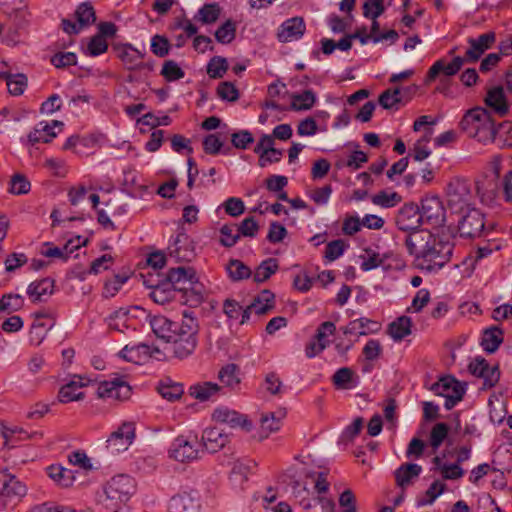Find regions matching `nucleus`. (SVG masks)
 <instances>
[{"label": "nucleus", "mask_w": 512, "mask_h": 512, "mask_svg": "<svg viewBox=\"0 0 512 512\" xmlns=\"http://www.w3.org/2000/svg\"><path fill=\"white\" fill-rule=\"evenodd\" d=\"M161 75L168 82H173L182 79L185 73L174 60H167L162 66Z\"/></svg>", "instance_id": "obj_52"}, {"label": "nucleus", "mask_w": 512, "mask_h": 512, "mask_svg": "<svg viewBox=\"0 0 512 512\" xmlns=\"http://www.w3.org/2000/svg\"><path fill=\"white\" fill-rule=\"evenodd\" d=\"M412 320L408 316H400L388 325V334L394 341H401L412 333Z\"/></svg>", "instance_id": "obj_26"}, {"label": "nucleus", "mask_w": 512, "mask_h": 512, "mask_svg": "<svg viewBox=\"0 0 512 512\" xmlns=\"http://www.w3.org/2000/svg\"><path fill=\"white\" fill-rule=\"evenodd\" d=\"M220 14L221 7L218 3H207L198 10L194 18L203 24H213L218 20Z\"/></svg>", "instance_id": "obj_39"}, {"label": "nucleus", "mask_w": 512, "mask_h": 512, "mask_svg": "<svg viewBox=\"0 0 512 512\" xmlns=\"http://www.w3.org/2000/svg\"><path fill=\"white\" fill-rule=\"evenodd\" d=\"M10 94L19 96L24 93L27 87V77L24 74H10L9 78L5 79Z\"/></svg>", "instance_id": "obj_48"}, {"label": "nucleus", "mask_w": 512, "mask_h": 512, "mask_svg": "<svg viewBox=\"0 0 512 512\" xmlns=\"http://www.w3.org/2000/svg\"><path fill=\"white\" fill-rule=\"evenodd\" d=\"M258 165L261 168L266 167L269 164L278 163L283 157V150L281 149H268L258 154Z\"/></svg>", "instance_id": "obj_61"}, {"label": "nucleus", "mask_w": 512, "mask_h": 512, "mask_svg": "<svg viewBox=\"0 0 512 512\" xmlns=\"http://www.w3.org/2000/svg\"><path fill=\"white\" fill-rule=\"evenodd\" d=\"M236 228V231L240 234V237L244 236L253 238L256 236L259 230V225L254 217H247L239 225H236Z\"/></svg>", "instance_id": "obj_62"}, {"label": "nucleus", "mask_w": 512, "mask_h": 512, "mask_svg": "<svg viewBox=\"0 0 512 512\" xmlns=\"http://www.w3.org/2000/svg\"><path fill=\"white\" fill-rule=\"evenodd\" d=\"M493 142L501 149L512 146V121H503L493 126Z\"/></svg>", "instance_id": "obj_29"}, {"label": "nucleus", "mask_w": 512, "mask_h": 512, "mask_svg": "<svg viewBox=\"0 0 512 512\" xmlns=\"http://www.w3.org/2000/svg\"><path fill=\"white\" fill-rule=\"evenodd\" d=\"M306 29L305 22L302 17H293L282 23L278 31V39L280 42H289L293 39H299L304 35Z\"/></svg>", "instance_id": "obj_18"}, {"label": "nucleus", "mask_w": 512, "mask_h": 512, "mask_svg": "<svg viewBox=\"0 0 512 512\" xmlns=\"http://www.w3.org/2000/svg\"><path fill=\"white\" fill-rule=\"evenodd\" d=\"M195 280L196 274L193 268L177 267L169 270L165 282L178 291L179 286H192Z\"/></svg>", "instance_id": "obj_21"}, {"label": "nucleus", "mask_w": 512, "mask_h": 512, "mask_svg": "<svg viewBox=\"0 0 512 512\" xmlns=\"http://www.w3.org/2000/svg\"><path fill=\"white\" fill-rule=\"evenodd\" d=\"M231 142L237 149H246L254 142V137L248 130H241L231 135Z\"/></svg>", "instance_id": "obj_64"}, {"label": "nucleus", "mask_w": 512, "mask_h": 512, "mask_svg": "<svg viewBox=\"0 0 512 512\" xmlns=\"http://www.w3.org/2000/svg\"><path fill=\"white\" fill-rule=\"evenodd\" d=\"M47 474L57 485L64 488L72 486L75 481L74 471L60 465L49 466Z\"/></svg>", "instance_id": "obj_30"}, {"label": "nucleus", "mask_w": 512, "mask_h": 512, "mask_svg": "<svg viewBox=\"0 0 512 512\" xmlns=\"http://www.w3.org/2000/svg\"><path fill=\"white\" fill-rule=\"evenodd\" d=\"M31 189V184L27 177L23 174L16 173L14 174L9 182L8 191L14 195H22L29 193Z\"/></svg>", "instance_id": "obj_44"}, {"label": "nucleus", "mask_w": 512, "mask_h": 512, "mask_svg": "<svg viewBox=\"0 0 512 512\" xmlns=\"http://www.w3.org/2000/svg\"><path fill=\"white\" fill-rule=\"evenodd\" d=\"M27 489L24 483L7 471L0 472V495L7 498L12 504H16L26 495Z\"/></svg>", "instance_id": "obj_11"}, {"label": "nucleus", "mask_w": 512, "mask_h": 512, "mask_svg": "<svg viewBox=\"0 0 512 512\" xmlns=\"http://www.w3.org/2000/svg\"><path fill=\"white\" fill-rule=\"evenodd\" d=\"M84 384L81 381H70L63 385L58 393V399L61 403H68L71 401H77L84 397V394L79 391Z\"/></svg>", "instance_id": "obj_33"}, {"label": "nucleus", "mask_w": 512, "mask_h": 512, "mask_svg": "<svg viewBox=\"0 0 512 512\" xmlns=\"http://www.w3.org/2000/svg\"><path fill=\"white\" fill-rule=\"evenodd\" d=\"M135 425L133 422L122 423L113 431L106 441V450L110 455H117L126 451L135 439Z\"/></svg>", "instance_id": "obj_9"}, {"label": "nucleus", "mask_w": 512, "mask_h": 512, "mask_svg": "<svg viewBox=\"0 0 512 512\" xmlns=\"http://www.w3.org/2000/svg\"><path fill=\"white\" fill-rule=\"evenodd\" d=\"M436 395L445 397V408L451 410L460 402L466 392L464 384L451 375L441 377L430 387Z\"/></svg>", "instance_id": "obj_6"}, {"label": "nucleus", "mask_w": 512, "mask_h": 512, "mask_svg": "<svg viewBox=\"0 0 512 512\" xmlns=\"http://www.w3.org/2000/svg\"><path fill=\"white\" fill-rule=\"evenodd\" d=\"M51 64L56 68H65L77 64V56L73 52H58L51 57Z\"/></svg>", "instance_id": "obj_58"}, {"label": "nucleus", "mask_w": 512, "mask_h": 512, "mask_svg": "<svg viewBox=\"0 0 512 512\" xmlns=\"http://www.w3.org/2000/svg\"><path fill=\"white\" fill-rule=\"evenodd\" d=\"M449 432V426L446 423H437L430 433V445L437 449L445 440Z\"/></svg>", "instance_id": "obj_55"}, {"label": "nucleus", "mask_w": 512, "mask_h": 512, "mask_svg": "<svg viewBox=\"0 0 512 512\" xmlns=\"http://www.w3.org/2000/svg\"><path fill=\"white\" fill-rule=\"evenodd\" d=\"M372 203L384 208H391L396 206L402 201V197L397 192L387 193L386 191H380L373 195Z\"/></svg>", "instance_id": "obj_42"}, {"label": "nucleus", "mask_w": 512, "mask_h": 512, "mask_svg": "<svg viewBox=\"0 0 512 512\" xmlns=\"http://www.w3.org/2000/svg\"><path fill=\"white\" fill-rule=\"evenodd\" d=\"M422 467L416 463H404L400 465L394 472L395 482L397 486L404 489L409 486L413 479L419 477Z\"/></svg>", "instance_id": "obj_22"}, {"label": "nucleus", "mask_w": 512, "mask_h": 512, "mask_svg": "<svg viewBox=\"0 0 512 512\" xmlns=\"http://www.w3.org/2000/svg\"><path fill=\"white\" fill-rule=\"evenodd\" d=\"M503 342V331L492 326L483 331L481 346L487 353H494Z\"/></svg>", "instance_id": "obj_28"}, {"label": "nucleus", "mask_w": 512, "mask_h": 512, "mask_svg": "<svg viewBox=\"0 0 512 512\" xmlns=\"http://www.w3.org/2000/svg\"><path fill=\"white\" fill-rule=\"evenodd\" d=\"M353 376L354 372L351 368L342 367L334 373L332 382L338 389H349L352 387Z\"/></svg>", "instance_id": "obj_49"}, {"label": "nucleus", "mask_w": 512, "mask_h": 512, "mask_svg": "<svg viewBox=\"0 0 512 512\" xmlns=\"http://www.w3.org/2000/svg\"><path fill=\"white\" fill-rule=\"evenodd\" d=\"M261 433L260 439L267 438L272 432H276L280 429V418H276L273 412L263 414L260 419Z\"/></svg>", "instance_id": "obj_47"}, {"label": "nucleus", "mask_w": 512, "mask_h": 512, "mask_svg": "<svg viewBox=\"0 0 512 512\" xmlns=\"http://www.w3.org/2000/svg\"><path fill=\"white\" fill-rule=\"evenodd\" d=\"M458 214V231L461 237H480L485 232L484 214L479 209L472 207Z\"/></svg>", "instance_id": "obj_7"}, {"label": "nucleus", "mask_w": 512, "mask_h": 512, "mask_svg": "<svg viewBox=\"0 0 512 512\" xmlns=\"http://www.w3.org/2000/svg\"><path fill=\"white\" fill-rule=\"evenodd\" d=\"M134 479L128 475L113 477L104 487L100 503L110 512H128L127 502L135 492Z\"/></svg>", "instance_id": "obj_2"}, {"label": "nucleus", "mask_w": 512, "mask_h": 512, "mask_svg": "<svg viewBox=\"0 0 512 512\" xmlns=\"http://www.w3.org/2000/svg\"><path fill=\"white\" fill-rule=\"evenodd\" d=\"M54 280L51 278H43L39 281L32 282L27 294L33 302L42 301L43 297L50 296L53 293Z\"/></svg>", "instance_id": "obj_27"}, {"label": "nucleus", "mask_w": 512, "mask_h": 512, "mask_svg": "<svg viewBox=\"0 0 512 512\" xmlns=\"http://www.w3.org/2000/svg\"><path fill=\"white\" fill-rule=\"evenodd\" d=\"M476 190L481 202L486 205H491L497 195L496 184L493 182H489L486 186L484 183L481 185L477 183Z\"/></svg>", "instance_id": "obj_54"}, {"label": "nucleus", "mask_w": 512, "mask_h": 512, "mask_svg": "<svg viewBox=\"0 0 512 512\" xmlns=\"http://www.w3.org/2000/svg\"><path fill=\"white\" fill-rule=\"evenodd\" d=\"M279 269L276 258H267L263 260L255 269L253 280L255 283H264Z\"/></svg>", "instance_id": "obj_31"}, {"label": "nucleus", "mask_w": 512, "mask_h": 512, "mask_svg": "<svg viewBox=\"0 0 512 512\" xmlns=\"http://www.w3.org/2000/svg\"><path fill=\"white\" fill-rule=\"evenodd\" d=\"M149 345L145 343H139L134 346L126 345L120 352L121 358L128 362L135 364L145 363L149 359Z\"/></svg>", "instance_id": "obj_25"}, {"label": "nucleus", "mask_w": 512, "mask_h": 512, "mask_svg": "<svg viewBox=\"0 0 512 512\" xmlns=\"http://www.w3.org/2000/svg\"><path fill=\"white\" fill-rule=\"evenodd\" d=\"M485 103L501 117L507 115L509 112V105L502 87H494L489 90Z\"/></svg>", "instance_id": "obj_23"}, {"label": "nucleus", "mask_w": 512, "mask_h": 512, "mask_svg": "<svg viewBox=\"0 0 512 512\" xmlns=\"http://www.w3.org/2000/svg\"><path fill=\"white\" fill-rule=\"evenodd\" d=\"M24 300L19 294H5L0 300V311H6L9 314L18 311L23 307Z\"/></svg>", "instance_id": "obj_50"}, {"label": "nucleus", "mask_w": 512, "mask_h": 512, "mask_svg": "<svg viewBox=\"0 0 512 512\" xmlns=\"http://www.w3.org/2000/svg\"><path fill=\"white\" fill-rule=\"evenodd\" d=\"M227 70V59L222 56H214L207 65V73L213 79L222 78Z\"/></svg>", "instance_id": "obj_45"}, {"label": "nucleus", "mask_w": 512, "mask_h": 512, "mask_svg": "<svg viewBox=\"0 0 512 512\" xmlns=\"http://www.w3.org/2000/svg\"><path fill=\"white\" fill-rule=\"evenodd\" d=\"M170 50V43L168 39L161 35H155L151 40V51L158 57H165Z\"/></svg>", "instance_id": "obj_63"}, {"label": "nucleus", "mask_w": 512, "mask_h": 512, "mask_svg": "<svg viewBox=\"0 0 512 512\" xmlns=\"http://www.w3.org/2000/svg\"><path fill=\"white\" fill-rule=\"evenodd\" d=\"M460 129L468 137L487 145L493 142L494 121L488 110L482 107H475L468 110L460 121Z\"/></svg>", "instance_id": "obj_4"}, {"label": "nucleus", "mask_w": 512, "mask_h": 512, "mask_svg": "<svg viewBox=\"0 0 512 512\" xmlns=\"http://www.w3.org/2000/svg\"><path fill=\"white\" fill-rule=\"evenodd\" d=\"M203 150L208 155H217L221 152L223 141L220 133H212L206 135L202 140Z\"/></svg>", "instance_id": "obj_51"}, {"label": "nucleus", "mask_w": 512, "mask_h": 512, "mask_svg": "<svg viewBox=\"0 0 512 512\" xmlns=\"http://www.w3.org/2000/svg\"><path fill=\"white\" fill-rule=\"evenodd\" d=\"M446 196L448 207L455 214L472 208L473 194L468 180L460 178L451 180L447 185Z\"/></svg>", "instance_id": "obj_5"}, {"label": "nucleus", "mask_w": 512, "mask_h": 512, "mask_svg": "<svg viewBox=\"0 0 512 512\" xmlns=\"http://www.w3.org/2000/svg\"><path fill=\"white\" fill-rule=\"evenodd\" d=\"M127 274H116L114 277L105 282L104 292L105 297L114 296L121 288V286L128 280Z\"/></svg>", "instance_id": "obj_56"}, {"label": "nucleus", "mask_w": 512, "mask_h": 512, "mask_svg": "<svg viewBox=\"0 0 512 512\" xmlns=\"http://www.w3.org/2000/svg\"><path fill=\"white\" fill-rule=\"evenodd\" d=\"M203 447L210 453H216L229 443V436L217 427L205 429L202 433Z\"/></svg>", "instance_id": "obj_19"}, {"label": "nucleus", "mask_w": 512, "mask_h": 512, "mask_svg": "<svg viewBox=\"0 0 512 512\" xmlns=\"http://www.w3.org/2000/svg\"><path fill=\"white\" fill-rule=\"evenodd\" d=\"M177 291L165 281L154 287L149 294L150 298L157 304L165 305L176 298Z\"/></svg>", "instance_id": "obj_35"}, {"label": "nucleus", "mask_w": 512, "mask_h": 512, "mask_svg": "<svg viewBox=\"0 0 512 512\" xmlns=\"http://www.w3.org/2000/svg\"><path fill=\"white\" fill-rule=\"evenodd\" d=\"M75 17L82 28L89 26L96 21L95 10L88 2H83L77 7Z\"/></svg>", "instance_id": "obj_41"}, {"label": "nucleus", "mask_w": 512, "mask_h": 512, "mask_svg": "<svg viewBox=\"0 0 512 512\" xmlns=\"http://www.w3.org/2000/svg\"><path fill=\"white\" fill-rule=\"evenodd\" d=\"M384 11L383 0H367L363 4V15L366 18L377 19Z\"/></svg>", "instance_id": "obj_60"}, {"label": "nucleus", "mask_w": 512, "mask_h": 512, "mask_svg": "<svg viewBox=\"0 0 512 512\" xmlns=\"http://www.w3.org/2000/svg\"><path fill=\"white\" fill-rule=\"evenodd\" d=\"M236 29V22L228 19L215 31V39L221 44H229L236 37Z\"/></svg>", "instance_id": "obj_40"}, {"label": "nucleus", "mask_w": 512, "mask_h": 512, "mask_svg": "<svg viewBox=\"0 0 512 512\" xmlns=\"http://www.w3.org/2000/svg\"><path fill=\"white\" fill-rule=\"evenodd\" d=\"M220 386L212 382H203L192 385L189 388V394L195 399L203 402L207 401L211 396L218 393Z\"/></svg>", "instance_id": "obj_36"}, {"label": "nucleus", "mask_w": 512, "mask_h": 512, "mask_svg": "<svg viewBox=\"0 0 512 512\" xmlns=\"http://www.w3.org/2000/svg\"><path fill=\"white\" fill-rule=\"evenodd\" d=\"M341 512H357L356 496L351 489L344 490L339 496Z\"/></svg>", "instance_id": "obj_59"}, {"label": "nucleus", "mask_w": 512, "mask_h": 512, "mask_svg": "<svg viewBox=\"0 0 512 512\" xmlns=\"http://www.w3.org/2000/svg\"><path fill=\"white\" fill-rule=\"evenodd\" d=\"M496 41V34L493 31L479 35L477 38H469V48L465 52L467 63L477 62L486 50L490 49Z\"/></svg>", "instance_id": "obj_14"}, {"label": "nucleus", "mask_w": 512, "mask_h": 512, "mask_svg": "<svg viewBox=\"0 0 512 512\" xmlns=\"http://www.w3.org/2000/svg\"><path fill=\"white\" fill-rule=\"evenodd\" d=\"M170 457L179 462H189L198 458L199 451L185 437H177L169 450Z\"/></svg>", "instance_id": "obj_16"}, {"label": "nucleus", "mask_w": 512, "mask_h": 512, "mask_svg": "<svg viewBox=\"0 0 512 512\" xmlns=\"http://www.w3.org/2000/svg\"><path fill=\"white\" fill-rule=\"evenodd\" d=\"M175 328L176 331L172 333L167 343H171L173 356L182 360L192 355L197 347L199 324L195 317L184 311L182 322Z\"/></svg>", "instance_id": "obj_3"}, {"label": "nucleus", "mask_w": 512, "mask_h": 512, "mask_svg": "<svg viewBox=\"0 0 512 512\" xmlns=\"http://www.w3.org/2000/svg\"><path fill=\"white\" fill-rule=\"evenodd\" d=\"M157 389L160 395L168 401L178 400L184 393L183 385L173 382L170 378L161 380Z\"/></svg>", "instance_id": "obj_34"}, {"label": "nucleus", "mask_w": 512, "mask_h": 512, "mask_svg": "<svg viewBox=\"0 0 512 512\" xmlns=\"http://www.w3.org/2000/svg\"><path fill=\"white\" fill-rule=\"evenodd\" d=\"M239 372V367L234 363H230L221 368L218 378L225 386L235 389L240 384Z\"/></svg>", "instance_id": "obj_37"}, {"label": "nucleus", "mask_w": 512, "mask_h": 512, "mask_svg": "<svg viewBox=\"0 0 512 512\" xmlns=\"http://www.w3.org/2000/svg\"><path fill=\"white\" fill-rule=\"evenodd\" d=\"M399 230L412 232L421 230L422 218L420 206L414 202L405 203L398 211L395 219Z\"/></svg>", "instance_id": "obj_10"}, {"label": "nucleus", "mask_w": 512, "mask_h": 512, "mask_svg": "<svg viewBox=\"0 0 512 512\" xmlns=\"http://www.w3.org/2000/svg\"><path fill=\"white\" fill-rule=\"evenodd\" d=\"M212 419L219 423L229 425L231 428H241L245 431L252 429V422L246 415L226 407H220L214 410Z\"/></svg>", "instance_id": "obj_15"}, {"label": "nucleus", "mask_w": 512, "mask_h": 512, "mask_svg": "<svg viewBox=\"0 0 512 512\" xmlns=\"http://www.w3.org/2000/svg\"><path fill=\"white\" fill-rule=\"evenodd\" d=\"M405 247L414 258L417 268L427 272L438 271L450 262L454 243L445 235L421 229L408 233L404 239Z\"/></svg>", "instance_id": "obj_1"}, {"label": "nucleus", "mask_w": 512, "mask_h": 512, "mask_svg": "<svg viewBox=\"0 0 512 512\" xmlns=\"http://www.w3.org/2000/svg\"><path fill=\"white\" fill-rule=\"evenodd\" d=\"M200 508L196 492H182L173 496L169 501L170 512H197Z\"/></svg>", "instance_id": "obj_17"}, {"label": "nucleus", "mask_w": 512, "mask_h": 512, "mask_svg": "<svg viewBox=\"0 0 512 512\" xmlns=\"http://www.w3.org/2000/svg\"><path fill=\"white\" fill-rule=\"evenodd\" d=\"M420 211L423 225L437 228L443 226L446 221V210L438 196L423 197Z\"/></svg>", "instance_id": "obj_8"}, {"label": "nucleus", "mask_w": 512, "mask_h": 512, "mask_svg": "<svg viewBox=\"0 0 512 512\" xmlns=\"http://www.w3.org/2000/svg\"><path fill=\"white\" fill-rule=\"evenodd\" d=\"M180 296V302L189 305L191 307L199 305L202 300L203 296L201 292L196 291L192 286H179V290L177 291Z\"/></svg>", "instance_id": "obj_43"}, {"label": "nucleus", "mask_w": 512, "mask_h": 512, "mask_svg": "<svg viewBox=\"0 0 512 512\" xmlns=\"http://www.w3.org/2000/svg\"><path fill=\"white\" fill-rule=\"evenodd\" d=\"M226 271L233 282L249 279L252 276V270L238 259H230L226 265Z\"/></svg>", "instance_id": "obj_32"}, {"label": "nucleus", "mask_w": 512, "mask_h": 512, "mask_svg": "<svg viewBox=\"0 0 512 512\" xmlns=\"http://www.w3.org/2000/svg\"><path fill=\"white\" fill-rule=\"evenodd\" d=\"M113 49L117 52V56L121 59L127 69L135 70L143 66L139 60H141L144 55L131 44H116L113 45Z\"/></svg>", "instance_id": "obj_20"}, {"label": "nucleus", "mask_w": 512, "mask_h": 512, "mask_svg": "<svg viewBox=\"0 0 512 512\" xmlns=\"http://www.w3.org/2000/svg\"><path fill=\"white\" fill-rule=\"evenodd\" d=\"M218 96L229 102H235L239 99V91L231 82H221L217 87Z\"/></svg>", "instance_id": "obj_57"}, {"label": "nucleus", "mask_w": 512, "mask_h": 512, "mask_svg": "<svg viewBox=\"0 0 512 512\" xmlns=\"http://www.w3.org/2000/svg\"><path fill=\"white\" fill-rule=\"evenodd\" d=\"M290 105L293 111H302L311 109L316 102V95L312 90H305L302 93H296L291 96Z\"/></svg>", "instance_id": "obj_38"}, {"label": "nucleus", "mask_w": 512, "mask_h": 512, "mask_svg": "<svg viewBox=\"0 0 512 512\" xmlns=\"http://www.w3.org/2000/svg\"><path fill=\"white\" fill-rule=\"evenodd\" d=\"M130 394V385L121 378L103 381L97 388V395L99 398H112L123 401L128 399Z\"/></svg>", "instance_id": "obj_13"}, {"label": "nucleus", "mask_w": 512, "mask_h": 512, "mask_svg": "<svg viewBox=\"0 0 512 512\" xmlns=\"http://www.w3.org/2000/svg\"><path fill=\"white\" fill-rule=\"evenodd\" d=\"M372 323L368 318H359L353 321H350L349 324L345 327H342L341 330L344 335H366L368 332L365 330L368 324Z\"/></svg>", "instance_id": "obj_53"}, {"label": "nucleus", "mask_w": 512, "mask_h": 512, "mask_svg": "<svg viewBox=\"0 0 512 512\" xmlns=\"http://www.w3.org/2000/svg\"><path fill=\"white\" fill-rule=\"evenodd\" d=\"M236 230V224L223 225L219 230L220 244L228 248L233 247L240 239V234Z\"/></svg>", "instance_id": "obj_46"}, {"label": "nucleus", "mask_w": 512, "mask_h": 512, "mask_svg": "<svg viewBox=\"0 0 512 512\" xmlns=\"http://www.w3.org/2000/svg\"><path fill=\"white\" fill-rule=\"evenodd\" d=\"M179 324L180 323L171 321L162 315L154 316L150 320L153 333L158 338L163 339L166 342L171 339L172 333L176 331L175 326H178Z\"/></svg>", "instance_id": "obj_24"}, {"label": "nucleus", "mask_w": 512, "mask_h": 512, "mask_svg": "<svg viewBox=\"0 0 512 512\" xmlns=\"http://www.w3.org/2000/svg\"><path fill=\"white\" fill-rule=\"evenodd\" d=\"M465 63H467V60L464 56H455L449 63L444 58H441L429 68L425 77V83H431L440 73L447 77L454 76L462 69Z\"/></svg>", "instance_id": "obj_12"}]
</instances>
